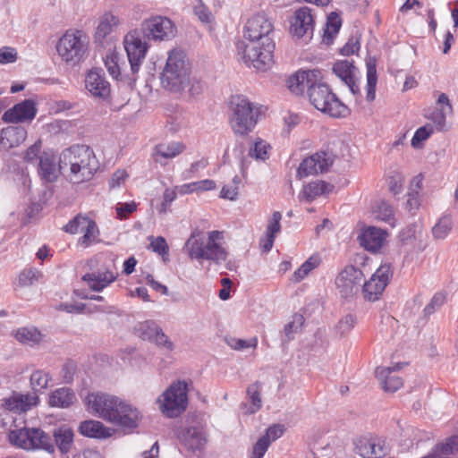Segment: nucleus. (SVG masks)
I'll list each match as a JSON object with an SVG mask.
<instances>
[{
    "label": "nucleus",
    "mask_w": 458,
    "mask_h": 458,
    "mask_svg": "<svg viewBox=\"0 0 458 458\" xmlns=\"http://www.w3.org/2000/svg\"><path fill=\"white\" fill-rule=\"evenodd\" d=\"M273 30L274 24L264 13H259L248 20L244 36L250 42L237 44L238 55L247 65L259 72H266L272 66L275 43L270 36Z\"/></svg>",
    "instance_id": "1"
},
{
    "label": "nucleus",
    "mask_w": 458,
    "mask_h": 458,
    "mask_svg": "<svg viewBox=\"0 0 458 458\" xmlns=\"http://www.w3.org/2000/svg\"><path fill=\"white\" fill-rule=\"evenodd\" d=\"M98 168L99 162L89 146L73 145L60 154V169L72 183L90 181Z\"/></svg>",
    "instance_id": "2"
},
{
    "label": "nucleus",
    "mask_w": 458,
    "mask_h": 458,
    "mask_svg": "<svg viewBox=\"0 0 458 458\" xmlns=\"http://www.w3.org/2000/svg\"><path fill=\"white\" fill-rule=\"evenodd\" d=\"M191 74V65L186 53L179 48L170 50L160 73L162 87L171 92H182L190 85Z\"/></svg>",
    "instance_id": "3"
},
{
    "label": "nucleus",
    "mask_w": 458,
    "mask_h": 458,
    "mask_svg": "<svg viewBox=\"0 0 458 458\" xmlns=\"http://www.w3.org/2000/svg\"><path fill=\"white\" fill-rule=\"evenodd\" d=\"M222 238L219 231H211L205 239L202 233L194 230L184 244V249L191 259H206L220 264L227 258V252L218 242Z\"/></svg>",
    "instance_id": "4"
},
{
    "label": "nucleus",
    "mask_w": 458,
    "mask_h": 458,
    "mask_svg": "<svg viewBox=\"0 0 458 458\" xmlns=\"http://www.w3.org/2000/svg\"><path fill=\"white\" fill-rule=\"evenodd\" d=\"M308 97L315 108L333 117H344L348 114L347 106L333 93L327 84L320 81V76L315 77L313 82L309 84Z\"/></svg>",
    "instance_id": "5"
},
{
    "label": "nucleus",
    "mask_w": 458,
    "mask_h": 458,
    "mask_svg": "<svg viewBox=\"0 0 458 458\" xmlns=\"http://www.w3.org/2000/svg\"><path fill=\"white\" fill-rule=\"evenodd\" d=\"M89 43V37L83 30H69L59 38L56 51L64 62L75 65L84 59Z\"/></svg>",
    "instance_id": "6"
},
{
    "label": "nucleus",
    "mask_w": 458,
    "mask_h": 458,
    "mask_svg": "<svg viewBox=\"0 0 458 458\" xmlns=\"http://www.w3.org/2000/svg\"><path fill=\"white\" fill-rule=\"evenodd\" d=\"M230 124L236 135L249 134L257 123V116L253 112L252 104L242 95H234L230 98Z\"/></svg>",
    "instance_id": "7"
},
{
    "label": "nucleus",
    "mask_w": 458,
    "mask_h": 458,
    "mask_svg": "<svg viewBox=\"0 0 458 458\" xmlns=\"http://www.w3.org/2000/svg\"><path fill=\"white\" fill-rule=\"evenodd\" d=\"M8 438L12 445L24 450H44L50 454L55 451L52 437L40 428L24 427L12 429Z\"/></svg>",
    "instance_id": "8"
},
{
    "label": "nucleus",
    "mask_w": 458,
    "mask_h": 458,
    "mask_svg": "<svg viewBox=\"0 0 458 458\" xmlns=\"http://www.w3.org/2000/svg\"><path fill=\"white\" fill-rule=\"evenodd\" d=\"M159 409L167 417L175 418L182 413L188 403L187 384L177 381L158 398Z\"/></svg>",
    "instance_id": "9"
},
{
    "label": "nucleus",
    "mask_w": 458,
    "mask_h": 458,
    "mask_svg": "<svg viewBox=\"0 0 458 458\" xmlns=\"http://www.w3.org/2000/svg\"><path fill=\"white\" fill-rule=\"evenodd\" d=\"M121 401L107 394L92 393L87 396L86 404L91 413L111 422L115 418V411Z\"/></svg>",
    "instance_id": "10"
},
{
    "label": "nucleus",
    "mask_w": 458,
    "mask_h": 458,
    "mask_svg": "<svg viewBox=\"0 0 458 458\" xmlns=\"http://www.w3.org/2000/svg\"><path fill=\"white\" fill-rule=\"evenodd\" d=\"M124 49L127 53L131 72L136 74L145 59L148 46L143 41L137 30L130 31L123 38Z\"/></svg>",
    "instance_id": "11"
},
{
    "label": "nucleus",
    "mask_w": 458,
    "mask_h": 458,
    "mask_svg": "<svg viewBox=\"0 0 458 458\" xmlns=\"http://www.w3.org/2000/svg\"><path fill=\"white\" fill-rule=\"evenodd\" d=\"M392 276L391 265L382 264L372 275L371 278L368 282H364L362 285L364 299L369 301L378 300Z\"/></svg>",
    "instance_id": "12"
},
{
    "label": "nucleus",
    "mask_w": 458,
    "mask_h": 458,
    "mask_svg": "<svg viewBox=\"0 0 458 458\" xmlns=\"http://www.w3.org/2000/svg\"><path fill=\"white\" fill-rule=\"evenodd\" d=\"M363 282V272L353 266L346 267L335 279L337 289L344 298L354 296L360 291Z\"/></svg>",
    "instance_id": "13"
},
{
    "label": "nucleus",
    "mask_w": 458,
    "mask_h": 458,
    "mask_svg": "<svg viewBox=\"0 0 458 458\" xmlns=\"http://www.w3.org/2000/svg\"><path fill=\"white\" fill-rule=\"evenodd\" d=\"M142 30L148 39L160 41L174 38L176 31L173 21L163 16H155L145 21Z\"/></svg>",
    "instance_id": "14"
},
{
    "label": "nucleus",
    "mask_w": 458,
    "mask_h": 458,
    "mask_svg": "<svg viewBox=\"0 0 458 458\" xmlns=\"http://www.w3.org/2000/svg\"><path fill=\"white\" fill-rule=\"evenodd\" d=\"M334 155L331 152L320 151L305 158L297 170L299 177L324 173L333 165Z\"/></svg>",
    "instance_id": "15"
},
{
    "label": "nucleus",
    "mask_w": 458,
    "mask_h": 458,
    "mask_svg": "<svg viewBox=\"0 0 458 458\" xmlns=\"http://www.w3.org/2000/svg\"><path fill=\"white\" fill-rule=\"evenodd\" d=\"M36 114L37 108L34 101L25 99L7 109L3 114V120L13 123L31 122Z\"/></svg>",
    "instance_id": "16"
},
{
    "label": "nucleus",
    "mask_w": 458,
    "mask_h": 458,
    "mask_svg": "<svg viewBox=\"0 0 458 458\" xmlns=\"http://www.w3.org/2000/svg\"><path fill=\"white\" fill-rule=\"evenodd\" d=\"M85 87L93 97L102 99L107 98L111 92L110 84L99 69H92L87 73Z\"/></svg>",
    "instance_id": "17"
},
{
    "label": "nucleus",
    "mask_w": 458,
    "mask_h": 458,
    "mask_svg": "<svg viewBox=\"0 0 458 458\" xmlns=\"http://www.w3.org/2000/svg\"><path fill=\"white\" fill-rule=\"evenodd\" d=\"M38 403V396L32 394H13L3 400L2 406L10 411L24 412L36 406Z\"/></svg>",
    "instance_id": "18"
},
{
    "label": "nucleus",
    "mask_w": 458,
    "mask_h": 458,
    "mask_svg": "<svg viewBox=\"0 0 458 458\" xmlns=\"http://www.w3.org/2000/svg\"><path fill=\"white\" fill-rule=\"evenodd\" d=\"M403 368V364L397 363L394 367L377 368L375 374L379 380L384 391L394 393L403 386V379L393 374Z\"/></svg>",
    "instance_id": "19"
},
{
    "label": "nucleus",
    "mask_w": 458,
    "mask_h": 458,
    "mask_svg": "<svg viewBox=\"0 0 458 458\" xmlns=\"http://www.w3.org/2000/svg\"><path fill=\"white\" fill-rule=\"evenodd\" d=\"M314 28V20L311 10L309 7H301L295 12L294 21L292 23L291 31L298 37L311 35Z\"/></svg>",
    "instance_id": "20"
},
{
    "label": "nucleus",
    "mask_w": 458,
    "mask_h": 458,
    "mask_svg": "<svg viewBox=\"0 0 458 458\" xmlns=\"http://www.w3.org/2000/svg\"><path fill=\"white\" fill-rule=\"evenodd\" d=\"M140 418V412L136 408L121 401L115 411V418L111 420V423L123 428L133 429L138 427Z\"/></svg>",
    "instance_id": "21"
},
{
    "label": "nucleus",
    "mask_w": 458,
    "mask_h": 458,
    "mask_svg": "<svg viewBox=\"0 0 458 458\" xmlns=\"http://www.w3.org/2000/svg\"><path fill=\"white\" fill-rule=\"evenodd\" d=\"M355 450L363 458H379L386 454L385 442L378 437H362L357 440Z\"/></svg>",
    "instance_id": "22"
},
{
    "label": "nucleus",
    "mask_w": 458,
    "mask_h": 458,
    "mask_svg": "<svg viewBox=\"0 0 458 458\" xmlns=\"http://www.w3.org/2000/svg\"><path fill=\"white\" fill-rule=\"evenodd\" d=\"M38 174L46 182H53L58 178L61 171L60 161L56 163V157L52 152H42L39 156Z\"/></svg>",
    "instance_id": "23"
},
{
    "label": "nucleus",
    "mask_w": 458,
    "mask_h": 458,
    "mask_svg": "<svg viewBox=\"0 0 458 458\" xmlns=\"http://www.w3.org/2000/svg\"><path fill=\"white\" fill-rule=\"evenodd\" d=\"M386 235L387 233L386 231L374 226H369L364 229L359 237L360 244L367 250L376 253L380 250L384 245Z\"/></svg>",
    "instance_id": "24"
},
{
    "label": "nucleus",
    "mask_w": 458,
    "mask_h": 458,
    "mask_svg": "<svg viewBox=\"0 0 458 458\" xmlns=\"http://www.w3.org/2000/svg\"><path fill=\"white\" fill-rule=\"evenodd\" d=\"M27 138V130L22 126H8L0 131V147L4 150L19 147Z\"/></svg>",
    "instance_id": "25"
},
{
    "label": "nucleus",
    "mask_w": 458,
    "mask_h": 458,
    "mask_svg": "<svg viewBox=\"0 0 458 458\" xmlns=\"http://www.w3.org/2000/svg\"><path fill=\"white\" fill-rule=\"evenodd\" d=\"M120 23L119 18L112 12H105L99 16L94 33L95 42L102 44L103 41L113 34Z\"/></svg>",
    "instance_id": "26"
},
{
    "label": "nucleus",
    "mask_w": 458,
    "mask_h": 458,
    "mask_svg": "<svg viewBox=\"0 0 458 458\" xmlns=\"http://www.w3.org/2000/svg\"><path fill=\"white\" fill-rule=\"evenodd\" d=\"M355 70L356 68L352 62L348 60L338 61L333 66L334 73L348 86L353 95L360 92V89L354 79Z\"/></svg>",
    "instance_id": "27"
},
{
    "label": "nucleus",
    "mask_w": 458,
    "mask_h": 458,
    "mask_svg": "<svg viewBox=\"0 0 458 458\" xmlns=\"http://www.w3.org/2000/svg\"><path fill=\"white\" fill-rule=\"evenodd\" d=\"M320 75L321 73L318 70L299 71L288 79V89L294 94H301L305 88L309 89V84L313 82L315 77Z\"/></svg>",
    "instance_id": "28"
},
{
    "label": "nucleus",
    "mask_w": 458,
    "mask_h": 458,
    "mask_svg": "<svg viewBox=\"0 0 458 458\" xmlns=\"http://www.w3.org/2000/svg\"><path fill=\"white\" fill-rule=\"evenodd\" d=\"M334 186L325 181H314L303 185L299 195L301 201L312 202L318 197L330 193Z\"/></svg>",
    "instance_id": "29"
},
{
    "label": "nucleus",
    "mask_w": 458,
    "mask_h": 458,
    "mask_svg": "<svg viewBox=\"0 0 458 458\" xmlns=\"http://www.w3.org/2000/svg\"><path fill=\"white\" fill-rule=\"evenodd\" d=\"M115 279L116 276L110 270L87 273L82 276L89 288L95 292H101Z\"/></svg>",
    "instance_id": "30"
},
{
    "label": "nucleus",
    "mask_w": 458,
    "mask_h": 458,
    "mask_svg": "<svg viewBox=\"0 0 458 458\" xmlns=\"http://www.w3.org/2000/svg\"><path fill=\"white\" fill-rule=\"evenodd\" d=\"M79 432L87 437L106 438L110 436L108 429L98 420H84L79 426Z\"/></svg>",
    "instance_id": "31"
},
{
    "label": "nucleus",
    "mask_w": 458,
    "mask_h": 458,
    "mask_svg": "<svg viewBox=\"0 0 458 458\" xmlns=\"http://www.w3.org/2000/svg\"><path fill=\"white\" fill-rule=\"evenodd\" d=\"M74 393L67 387L55 390L49 396V405L52 407L67 408L75 400Z\"/></svg>",
    "instance_id": "32"
},
{
    "label": "nucleus",
    "mask_w": 458,
    "mask_h": 458,
    "mask_svg": "<svg viewBox=\"0 0 458 458\" xmlns=\"http://www.w3.org/2000/svg\"><path fill=\"white\" fill-rule=\"evenodd\" d=\"M14 337L21 344L31 347L38 345L43 341V335L36 327H21L16 331Z\"/></svg>",
    "instance_id": "33"
},
{
    "label": "nucleus",
    "mask_w": 458,
    "mask_h": 458,
    "mask_svg": "<svg viewBox=\"0 0 458 458\" xmlns=\"http://www.w3.org/2000/svg\"><path fill=\"white\" fill-rule=\"evenodd\" d=\"M373 215L377 219L389 224L392 227L395 225L394 209L386 200H377L372 207Z\"/></svg>",
    "instance_id": "34"
},
{
    "label": "nucleus",
    "mask_w": 458,
    "mask_h": 458,
    "mask_svg": "<svg viewBox=\"0 0 458 458\" xmlns=\"http://www.w3.org/2000/svg\"><path fill=\"white\" fill-rule=\"evenodd\" d=\"M54 437L55 445L62 454L70 452L73 445V431L70 428L62 427L55 429Z\"/></svg>",
    "instance_id": "35"
},
{
    "label": "nucleus",
    "mask_w": 458,
    "mask_h": 458,
    "mask_svg": "<svg viewBox=\"0 0 458 458\" xmlns=\"http://www.w3.org/2000/svg\"><path fill=\"white\" fill-rule=\"evenodd\" d=\"M367 96L368 101H373L376 97V86L377 82L376 60L369 58L367 61Z\"/></svg>",
    "instance_id": "36"
},
{
    "label": "nucleus",
    "mask_w": 458,
    "mask_h": 458,
    "mask_svg": "<svg viewBox=\"0 0 458 458\" xmlns=\"http://www.w3.org/2000/svg\"><path fill=\"white\" fill-rule=\"evenodd\" d=\"M320 264V258L318 255L310 257L293 275L292 281L299 283L303 280L313 269Z\"/></svg>",
    "instance_id": "37"
},
{
    "label": "nucleus",
    "mask_w": 458,
    "mask_h": 458,
    "mask_svg": "<svg viewBox=\"0 0 458 458\" xmlns=\"http://www.w3.org/2000/svg\"><path fill=\"white\" fill-rule=\"evenodd\" d=\"M184 149L185 146L181 142L159 144L155 148V155L164 158H174L182 153Z\"/></svg>",
    "instance_id": "38"
},
{
    "label": "nucleus",
    "mask_w": 458,
    "mask_h": 458,
    "mask_svg": "<svg viewBox=\"0 0 458 458\" xmlns=\"http://www.w3.org/2000/svg\"><path fill=\"white\" fill-rule=\"evenodd\" d=\"M341 24V19L336 13H332L328 16L323 35L324 43L330 44L332 42L334 37L338 33Z\"/></svg>",
    "instance_id": "39"
},
{
    "label": "nucleus",
    "mask_w": 458,
    "mask_h": 458,
    "mask_svg": "<svg viewBox=\"0 0 458 458\" xmlns=\"http://www.w3.org/2000/svg\"><path fill=\"white\" fill-rule=\"evenodd\" d=\"M261 383L256 381L250 385L247 388V395L249 396L251 406L248 409L247 413H255L262 406V400L260 395Z\"/></svg>",
    "instance_id": "40"
},
{
    "label": "nucleus",
    "mask_w": 458,
    "mask_h": 458,
    "mask_svg": "<svg viewBox=\"0 0 458 458\" xmlns=\"http://www.w3.org/2000/svg\"><path fill=\"white\" fill-rule=\"evenodd\" d=\"M30 386L35 392L47 388L49 381L52 379L50 374L45 370L38 369L30 375Z\"/></svg>",
    "instance_id": "41"
},
{
    "label": "nucleus",
    "mask_w": 458,
    "mask_h": 458,
    "mask_svg": "<svg viewBox=\"0 0 458 458\" xmlns=\"http://www.w3.org/2000/svg\"><path fill=\"white\" fill-rule=\"evenodd\" d=\"M453 222L449 216H442L432 227V233L436 239H445L452 230Z\"/></svg>",
    "instance_id": "42"
},
{
    "label": "nucleus",
    "mask_w": 458,
    "mask_h": 458,
    "mask_svg": "<svg viewBox=\"0 0 458 458\" xmlns=\"http://www.w3.org/2000/svg\"><path fill=\"white\" fill-rule=\"evenodd\" d=\"M120 55L116 52H111L104 59L105 66L109 74L115 80L121 76Z\"/></svg>",
    "instance_id": "43"
},
{
    "label": "nucleus",
    "mask_w": 458,
    "mask_h": 458,
    "mask_svg": "<svg viewBox=\"0 0 458 458\" xmlns=\"http://www.w3.org/2000/svg\"><path fill=\"white\" fill-rule=\"evenodd\" d=\"M160 327L152 320H147L139 325L138 332L143 340L152 342Z\"/></svg>",
    "instance_id": "44"
},
{
    "label": "nucleus",
    "mask_w": 458,
    "mask_h": 458,
    "mask_svg": "<svg viewBox=\"0 0 458 458\" xmlns=\"http://www.w3.org/2000/svg\"><path fill=\"white\" fill-rule=\"evenodd\" d=\"M356 323V316L353 314H347L339 320L335 326V331L340 336H345L355 327Z\"/></svg>",
    "instance_id": "45"
},
{
    "label": "nucleus",
    "mask_w": 458,
    "mask_h": 458,
    "mask_svg": "<svg viewBox=\"0 0 458 458\" xmlns=\"http://www.w3.org/2000/svg\"><path fill=\"white\" fill-rule=\"evenodd\" d=\"M241 182V178L238 175H235L231 183H228L222 188L220 197L229 200H235L238 196V189Z\"/></svg>",
    "instance_id": "46"
},
{
    "label": "nucleus",
    "mask_w": 458,
    "mask_h": 458,
    "mask_svg": "<svg viewBox=\"0 0 458 458\" xmlns=\"http://www.w3.org/2000/svg\"><path fill=\"white\" fill-rule=\"evenodd\" d=\"M90 219L82 215L76 216L72 219L64 227V231L69 233H76L79 232H84V228L89 225Z\"/></svg>",
    "instance_id": "47"
},
{
    "label": "nucleus",
    "mask_w": 458,
    "mask_h": 458,
    "mask_svg": "<svg viewBox=\"0 0 458 458\" xmlns=\"http://www.w3.org/2000/svg\"><path fill=\"white\" fill-rule=\"evenodd\" d=\"M187 437H189L190 447L193 449L200 448L206 443L205 433L197 428H190L187 430Z\"/></svg>",
    "instance_id": "48"
},
{
    "label": "nucleus",
    "mask_w": 458,
    "mask_h": 458,
    "mask_svg": "<svg viewBox=\"0 0 458 458\" xmlns=\"http://www.w3.org/2000/svg\"><path fill=\"white\" fill-rule=\"evenodd\" d=\"M88 224L82 232L83 235L79 239V243L83 247H88L98 233L97 225L93 220L90 219Z\"/></svg>",
    "instance_id": "49"
},
{
    "label": "nucleus",
    "mask_w": 458,
    "mask_h": 458,
    "mask_svg": "<svg viewBox=\"0 0 458 458\" xmlns=\"http://www.w3.org/2000/svg\"><path fill=\"white\" fill-rule=\"evenodd\" d=\"M446 301V293L439 292L434 294L430 302L424 309V315L430 316Z\"/></svg>",
    "instance_id": "50"
},
{
    "label": "nucleus",
    "mask_w": 458,
    "mask_h": 458,
    "mask_svg": "<svg viewBox=\"0 0 458 458\" xmlns=\"http://www.w3.org/2000/svg\"><path fill=\"white\" fill-rule=\"evenodd\" d=\"M433 132V127L431 125H425L420 128H419L415 133L414 136L411 139V146L413 148H419L420 143L424 140H426L430 134Z\"/></svg>",
    "instance_id": "51"
},
{
    "label": "nucleus",
    "mask_w": 458,
    "mask_h": 458,
    "mask_svg": "<svg viewBox=\"0 0 458 458\" xmlns=\"http://www.w3.org/2000/svg\"><path fill=\"white\" fill-rule=\"evenodd\" d=\"M38 279V272L34 269H24L18 277V284L21 286H29L33 284Z\"/></svg>",
    "instance_id": "52"
},
{
    "label": "nucleus",
    "mask_w": 458,
    "mask_h": 458,
    "mask_svg": "<svg viewBox=\"0 0 458 458\" xmlns=\"http://www.w3.org/2000/svg\"><path fill=\"white\" fill-rule=\"evenodd\" d=\"M267 147L268 145L265 141L259 140L255 141L253 148H250V156L257 159L265 160L267 158Z\"/></svg>",
    "instance_id": "53"
},
{
    "label": "nucleus",
    "mask_w": 458,
    "mask_h": 458,
    "mask_svg": "<svg viewBox=\"0 0 458 458\" xmlns=\"http://www.w3.org/2000/svg\"><path fill=\"white\" fill-rule=\"evenodd\" d=\"M445 108L441 107L432 111L431 114L428 116V118L434 123L437 130L442 131L444 130V127L445 125Z\"/></svg>",
    "instance_id": "54"
},
{
    "label": "nucleus",
    "mask_w": 458,
    "mask_h": 458,
    "mask_svg": "<svg viewBox=\"0 0 458 458\" xmlns=\"http://www.w3.org/2000/svg\"><path fill=\"white\" fill-rule=\"evenodd\" d=\"M176 193L174 191L165 189L163 194V202L157 208L160 215H165L169 210L172 202L175 199Z\"/></svg>",
    "instance_id": "55"
},
{
    "label": "nucleus",
    "mask_w": 458,
    "mask_h": 458,
    "mask_svg": "<svg viewBox=\"0 0 458 458\" xmlns=\"http://www.w3.org/2000/svg\"><path fill=\"white\" fill-rule=\"evenodd\" d=\"M42 141L40 140H37L33 145L27 148L24 155V160L26 162L31 163L36 161L38 158L39 159V156L42 154L41 151Z\"/></svg>",
    "instance_id": "56"
},
{
    "label": "nucleus",
    "mask_w": 458,
    "mask_h": 458,
    "mask_svg": "<svg viewBox=\"0 0 458 458\" xmlns=\"http://www.w3.org/2000/svg\"><path fill=\"white\" fill-rule=\"evenodd\" d=\"M282 219V214L279 211H275L272 214L268 225L267 226L266 233L276 236L280 232L281 225L280 221Z\"/></svg>",
    "instance_id": "57"
},
{
    "label": "nucleus",
    "mask_w": 458,
    "mask_h": 458,
    "mask_svg": "<svg viewBox=\"0 0 458 458\" xmlns=\"http://www.w3.org/2000/svg\"><path fill=\"white\" fill-rule=\"evenodd\" d=\"M270 445L267 437H261L253 446L251 458H262Z\"/></svg>",
    "instance_id": "58"
},
{
    "label": "nucleus",
    "mask_w": 458,
    "mask_h": 458,
    "mask_svg": "<svg viewBox=\"0 0 458 458\" xmlns=\"http://www.w3.org/2000/svg\"><path fill=\"white\" fill-rule=\"evenodd\" d=\"M194 13L202 22L209 23L213 20L212 13L200 0L194 5Z\"/></svg>",
    "instance_id": "59"
},
{
    "label": "nucleus",
    "mask_w": 458,
    "mask_h": 458,
    "mask_svg": "<svg viewBox=\"0 0 458 458\" xmlns=\"http://www.w3.org/2000/svg\"><path fill=\"white\" fill-rule=\"evenodd\" d=\"M17 60V52L14 48L3 47L0 48V64L14 63Z\"/></svg>",
    "instance_id": "60"
},
{
    "label": "nucleus",
    "mask_w": 458,
    "mask_h": 458,
    "mask_svg": "<svg viewBox=\"0 0 458 458\" xmlns=\"http://www.w3.org/2000/svg\"><path fill=\"white\" fill-rule=\"evenodd\" d=\"M228 344L235 350H242L249 347L256 348L258 340L256 337L251 338L250 341L233 338L228 342Z\"/></svg>",
    "instance_id": "61"
},
{
    "label": "nucleus",
    "mask_w": 458,
    "mask_h": 458,
    "mask_svg": "<svg viewBox=\"0 0 458 458\" xmlns=\"http://www.w3.org/2000/svg\"><path fill=\"white\" fill-rule=\"evenodd\" d=\"M152 342H154L157 345L169 351L173 350L174 348L173 343L169 340L168 336L163 332L161 327L156 334Z\"/></svg>",
    "instance_id": "62"
},
{
    "label": "nucleus",
    "mask_w": 458,
    "mask_h": 458,
    "mask_svg": "<svg viewBox=\"0 0 458 458\" xmlns=\"http://www.w3.org/2000/svg\"><path fill=\"white\" fill-rule=\"evenodd\" d=\"M150 246L153 250V251L164 255L168 252V245L165 240V238L158 236L157 238H154L150 243Z\"/></svg>",
    "instance_id": "63"
},
{
    "label": "nucleus",
    "mask_w": 458,
    "mask_h": 458,
    "mask_svg": "<svg viewBox=\"0 0 458 458\" xmlns=\"http://www.w3.org/2000/svg\"><path fill=\"white\" fill-rule=\"evenodd\" d=\"M136 210V204L134 202L130 203H119L116 206V213L119 218H125L129 214H131Z\"/></svg>",
    "instance_id": "64"
}]
</instances>
